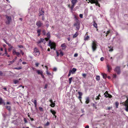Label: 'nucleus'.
<instances>
[{"label":"nucleus","instance_id":"f257e3e1","mask_svg":"<svg viewBox=\"0 0 128 128\" xmlns=\"http://www.w3.org/2000/svg\"><path fill=\"white\" fill-rule=\"evenodd\" d=\"M50 38H45V39L43 38H40V40L37 42H36L37 45L40 47V48H42V47L41 45V44L42 42L44 44H45L46 43V41H48L50 39Z\"/></svg>","mask_w":128,"mask_h":128},{"label":"nucleus","instance_id":"f03ea898","mask_svg":"<svg viewBox=\"0 0 128 128\" xmlns=\"http://www.w3.org/2000/svg\"><path fill=\"white\" fill-rule=\"evenodd\" d=\"M91 4H95L96 6H97L100 7V4L98 3V1H101V0H88Z\"/></svg>","mask_w":128,"mask_h":128},{"label":"nucleus","instance_id":"7ed1b4c3","mask_svg":"<svg viewBox=\"0 0 128 128\" xmlns=\"http://www.w3.org/2000/svg\"><path fill=\"white\" fill-rule=\"evenodd\" d=\"M34 50L33 53L34 56H38L40 55V53L39 50L37 48H34Z\"/></svg>","mask_w":128,"mask_h":128},{"label":"nucleus","instance_id":"20e7f679","mask_svg":"<svg viewBox=\"0 0 128 128\" xmlns=\"http://www.w3.org/2000/svg\"><path fill=\"white\" fill-rule=\"evenodd\" d=\"M49 44L50 47L51 49H54V50H55L56 47V45L55 43L53 42H52L51 40H50L49 42Z\"/></svg>","mask_w":128,"mask_h":128},{"label":"nucleus","instance_id":"39448f33","mask_svg":"<svg viewBox=\"0 0 128 128\" xmlns=\"http://www.w3.org/2000/svg\"><path fill=\"white\" fill-rule=\"evenodd\" d=\"M127 100L125 102H123V105L125 106L126 107L125 110L126 112H128V98L126 97Z\"/></svg>","mask_w":128,"mask_h":128},{"label":"nucleus","instance_id":"423d86ee","mask_svg":"<svg viewBox=\"0 0 128 128\" xmlns=\"http://www.w3.org/2000/svg\"><path fill=\"white\" fill-rule=\"evenodd\" d=\"M72 5L70 7L71 10H72L75 5L78 2L77 0H71Z\"/></svg>","mask_w":128,"mask_h":128},{"label":"nucleus","instance_id":"0eeeda50","mask_svg":"<svg viewBox=\"0 0 128 128\" xmlns=\"http://www.w3.org/2000/svg\"><path fill=\"white\" fill-rule=\"evenodd\" d=\"M92 48L93 52L95 51L97 48V44L96 42L93 41L92 45Z\"/></svg>","mask_w":128,"mask_h":128},{"label":"nucleus","instance_id":"6e6552de","mask_svg":"<svg viewBox=\"0 0 128 128\" xmlns=\"http://www.w3.org/2000/svg\"><path fill=\"white\" fill-rule=\"evenodd\" d=\"M6 18L7 20L6 23V24H10L11 20V18L10 16H8L7 15H6Z\"/></svg>","mask_w":128,"mask_h":128},{"label":"nucleus","instance_id":"1a4fd4ad","mask_svg":"<svg viewBox=\"0 0 128 128\" xmlns=\"http://www.w3.org/2000/svg\"><path fill=\"white\" fill-rule=\"evenodd\" d=\"M74 26H76V28L78 30H79L80 28V23L79 22H76L74 24Z\"/></svg>","mask_w":128,"mask_h":128},{"label":"nucleus","instance_id":"9d476101","mask_svg":"<svg viewBox=\"0 0 128 128\" xmlns=\"http://www.w3.org/2000/svg\"><path fill=\"white\" fill-rule=\"evenodd\" d=\"M42 24V23L41 22L40 20H38L36 22V25L38 28L41 27Z\"/></svg>","mask_w":128,"mask_h":128},{"label":"nucleus","instance_id":"9b49d317","mask_svg":"<svg viewBox=\"0 0 128 128\" xmlns=\"http://www.w3.org/2000/svg\"><path fill=\"white\" fill-rule=\"evenodd\" d=\"M114 71L117 73L118 74H120V67H116L114 69Z\"/></svg>","mask_w":128,"mask_h":128},{"label":"nucleus","instance_id":"f8f14e48","mask_svg":"<svg viewBox=\"0 0 128 128\" xmlns=\"http://www.w3.org/2000/svg\"><path fill=\"white\" fill-rule=\"evenodd\" d=\"M42 9H43V8H42L41 10H39V16L42 15L44 16V11Z\"/></svg>","mask_w":128,"mask_h":128},{"label":"nucleus","instance_id":"ddd939ff","mask_svg":"<svg viewBox=\"0 0 128 128\" xmlns=\"http://www.w3.org/2000/svg\"><path fill=\"white\" fill-rule=\"evenodd\" d=\"M61 46L62 48V50L65 49L66 47L65 43H64L61 44Z\"/></svg>","mask_w":128,"mask_h":128},{"label":"nucleus","instance_id":"4468645a","mask_svg":"<svg viewBox=\"0 0 128 128\" xmlns=\"http://www.w3.org/2000/svg\"><path fill=\"white\" fill-rule=\"evenodd\" d=\"M107 67L108 71L109 72H110V70H111L112 69L111 67L108 64L107 65Z\"/></svg>","mask_w":128,"mask_h":128},{"label":"nucleus","instance_id":"2eb2a0df","mask_svg":"<svg viewBox=\"0 0 128 128\" xmlns=\"http://www.w3.org/2000/svg\"><path fill=\"white\" fill-rule=\"evenodd\" d=\"M36 72L38 73V74L39 75H41L42 74H43V72L42 71H40V70H38L36 71Z\"/></svg>","mask_w":128,"mask_h":128},{"label":"nucleus","instance_id":"dca6fc26","mask_svg":"<svg viewBox=\"0 0 128 128\" xmlns=\"http://www.w3.org/2000/svg\"><path fill=\"white\" fill-rule=\"evenodd\" d=\"M50 112L52 113L53 115H54L56 114V112L54 110L51 109L50 110Z\"/></svg>","mask_w":128,"mask_h":128},{"label":"nucleus","instance_id":"f3484780","mask_svg":"<svg viewBox=\"0 0 128 128\" xmlns=\"http://www.w3.org/2000/svg\"><path fill=\"white\" fill-rule=\"evenodd\" d=\"M6 108L9 111H10L11 110V107L10 106H6Z\"/></svg>","mask_w":128,"mask_h":128},{"label":"nucleus","instance_id":"a211bd4d","mask_svg":"<svg viewBox=\"0 0 128 128\" xmlns=\"http://www.w3.org/2000/svg\"><path fill=\"white\" fill-rule=\"evenodd\" d=\"M90 102L89 98V97H87L86 98V100L85 101V103L86 104H88Z\"/></svg>","mask_w":128,"mask_h":128},{"label":"nucleus","instance_id":"6ab92c4d","mask_svg":"<svg viewBox=\"0 0 128 128\" xmlns=\"http://www.w3.org/2000/svg\"><path fill=\"white\" fill-rule=\"evenodd\" d=\"M102 76L103 78H106L107 77V75L104 73H102Z\"/></svg>","mask_w":128,"mask_h":128},{"label":"nucleus","instance_id":"aec40b11","mask_svg":"<svg viewBox=\"0 0 128 128\" xmlns=\"http://www.w3.org/2000/svg\"><path fill=\"white\" fill-rule=\"evenodd\" d=\"M93 26L94 27L96 28H97V24L94 21V22Z\"/></svg>","mask_w":128,"mask_h":128},{"label":"nucleus","instance_id":"412c9836","mask_svg":"<svg viewBox=\"0 0 128 128\" xmlns=\"http://www.w3.org/2000/svg\"><path fill=\"white\" fill-rule=\"evenodd\" d=\"M89 38V36H85L84 37V40H88Z\"/></svg>","mask_w":128,"mask_h":128},{"label":"nucleus","instance_id":"4be33fe9","mask_svg":"<svg viewBox=\"0 0 128 128\" xmlns=\"http://www.w3.org/2000/svg\"><path fill=\"white\" fill-rule=\"evenodd\" d=\"M109 94L108 93V92L107 91H106L104 93V94L105 95V96L106 98L108 97V95Z\"/></svg>","mask_w":128,"mask_h":128},{"label":"nucleus","instance_id":"5701e85b","mask_svg":"<svg viewBox=\"0 0 128 128\" xmlns=\"http://www.w3.org/2000/svg\"><path fill=\"white\" fill-rule=\"evenodd\" d=\"M41 32V30H40L38 29V30L37 31V32L38 33V36H39L40 35V34H41V33H40Z\"/></svg>","mask_w":128,"mask_h":128},{"label":"nucleus","instance_id":"b1692460","mask_svg":"<svg viewBox=\"0 0 128 128\" xmlns=\"http://www.w3.org/2000/svg\"><path fill=\"white\" fill-rule=\"evenodd\" d=\"M76 69L75 68H73L72 69V74H73L74 73V72L76 71Z\"/></svg>","mask_w":128,"mask_h":128},{"label":"nucleus","instance_id":"393cba45","mask_svg":"<svg viewBox=\"0 0 128 128\" xmlns=\"http://www.w3.org/2000/svg\"><path fill=\"white\" fill-rule=\"evenodd\" d=\"M78 34L77 32H76L75 34L73 36V38H76L78 35Z\"/></svg>","mask_w":128,"mask_h":128},{"label":"nucleus","instance_id":"a878e982","mask_svg":"<svg viewBox=\"0 0 128 128\" xmlns=\"http://www.w3.org/2000/svg\"><path fill=\"white\" fill-rule=\"evenodd\" d=\"M110 30H109L106 33V37L108 36V35L110 33Z\"/></svg>","mask_w":128,"mask_h":128},{"label":"nucleus","instance_id":"bb28decb","mask_svg":"<svg viewBox=\"0 0 128 128\" xmlns=\"http://www.w3.org/2000/svg\"><path fill=\"white\" fill-rule=\"evenodd\" d=\"M55 104L53 102H52V104H50V106L52 107H54L55 106Z\"/></svg>","mask_w":128,"mask_h":128},{"label":"nucleus","instance_id":"cd10ccee","mask_svg":"<svg viewBox=\"0 0 128 128\" xmlns=\"http://www.w3.org/2000/svg\"><path fill=\"white\" fill-rule=\"evenodd\" d=\"M46 36L47 38H50V33L49 32H48V33L46 34Z\"/></svg>","mask_w":128,"mask_h":128},{"label":"nucleus","instance_id":"c85d7f7f","mask_svg":"<svg viewBox=\"0 0 128 128\" xmlns=\"http://www.w3.org/2000/svg\"><path fill=\"white\" fill-rule=\"evenodd\" d=\"M13 48V46H10V48H8V52H10V51L12 49V48Z\"/></svg>","mask_w":128,"mask_h":128},{"label":"nucleus","instance_id":"c756f323","mask_svg":"<svg viewBox=\"0 0 128 128\" xmlns=\"http://www.w3.org/2000/svg\"><path fill=\"white\" fill-rule=\"evenodd\" d=\"M72 78H73L72 77H71L69 78V83L70 84L71 83L72 81Z\"/></svg>","mask_w":128,"mask_h":128},{"label":"nucleus","instance_id":"7c9ffc66","mask_svg":"<svg viewBox=\"0 0 128 128\" xmlns=\"http://www.w3.org/2000/svg\"><path fill=\"white\" fill-rule=\"evenodd\" d=\"M3 101L2 99L0 97V104H2L3 103Z\"/></svg>","mask_w":128,"mask_h":128},{"label":"nucleus","instance_id":"2f4dec72","mask_svg":"<svg viewBox=\"0 0 128 128\" xmlns=\"http://www.w3.org/2000/svg\"><path fill=\"white\" fill-rule=\"evenodd\" d=\"M96 78L97 80L99 81L100 79V76H96Z\"/></svg>","mask_w":128,"mask_h":128},{"label":"nucleus","instance_id":"473e14b6","mask_svg":"<svg viewBox=\"0 0 128 128\" xmlns=\"http://www.w3.org/2000/svg\"><path fill=\"white\" fill-rule=\"evenodd\" d=\"M72 70H70L69 71V74H68V76L69 77L70 76L71 74V73H72Z\"/></svg>","mask_w":128,"mask_h":128},{"label":"nucleus","instance_id":"72a5a7b5","mask_svg":"<svg viewBox=\"0 0 128 128\" xmlns=\"http://www.w3.org/2000/svg\"><path fill=\"white\" fill-rule=\"evenodd\" d=\"M22 68V67H19L18 68H14V69H16L17 70H19L21 69Z\"/></svg>","mask_w":128,"mask_h":128},{"label":"nucleus","instance_id":"f704fd0d","mask_svg":"<svg viewBox=\"0 0 128 128\" xmlns=\"http://www.w3.org/2000/svg\"><path fill=\"white\" fill-rule=\"evenodd\" d=\"M42 34L43 35H45L46 34V31L44 30L42 31Z\"/></svg>","mask_w":128,"mask_h":128},{"label":"nucleus","instance_id":"c9c22d12","mask_svg":"<svg viewBox=\"0 0 128 128\" xmlns=\"http://www.w3.org/2000/svg\"><path fill=\"white\" fill-rule=\"evenodd\" d=\"M115 105L116 106V108H118V106L119 105V103L118 102H116L115 103Z\"/></svg>","mask_w":128,"mask_h":128},{"label":"nucleus","instance_id":"e433bc0d","mask_svg":"<svg viewBox=\"0 0 128 128\" xmlns=\"http://www.w3.org/2000/svg\"><path fill=\"white\" fill-rule=\"evenodd\" d=\"M14 82L15 84H16L19 81L18 80H14Z\"/></svg>","mask_w":128,"mask_h":128},{"label":"nucleus","instance_id":"4c0bfd02","mask_svg":"<svg viewBox=\"0 0 128 128\" xmlns=\"http://www.w3.org/2000/svg\"><path fill=\"white\" fill-rule=\"evenodd\" d=\"M78 93L79 95V96H82V92H78Z\"/></svg>","mask_w":128,"mask_h":128},{"label":"nucleus","instance_id":"58836bf2","mask_svg":"<svg viewBox=\"0 0 128 128\" xmlns=\"http://www.w3.org/2000/svg\"><path fill=\"white\" fill-rule=\"evenodd\" d=\"M39 109L40 111L42 112L43 111V109L41 107H39Z\"/></svg>","mask_w":128,"mask_h":128},{"label":"nucleus","instance_id":"ea45409f","mask_svg":"<svg viewBox=\"0 0 128 128\" xmlns=\"http://www.w3.org/2000/svg\"><path fill=\"white\" fill-rule=\"evenodd\" d=\"M82 76L84 78H85L86 76V74H82Z\"/></svg>","mask_w":128,"mask_h":128},{"label":"nucleus","instance_id":"a19ab883","mask_svg":"<svg viewBox=\"0 0 128 128\" xmlns=\"http://www.w3.org/2000/svg\"><path fill=\"white\" fill-rule=\"evenodd\" d=\"M60 54V56L62 57L63 55V53L61 51Z\"/></svg>","mask_w":128,"mask_h":128},{"label":"nucleus","instance_id":"79ce46f5","mask_svg":"<svg viewBox=\"0 0 128 128\" xmlns=\"http://www.w3.org/2000/svg\"><path fill=\"white\" fill-rule=\"evenodd\" d=\"M74 18L76 20V22H79V20L78 19V18L76 17V16H75Z\"/></svg>","mask_w":128,"mask_h":128},{"label":"nucleus","instance_id":"37998d69","mask_svg":"<svg viewBox=\"0 0 128 128\" xmlns=\"http://www.w3.org/2000/svg\"><path fill=\"white\" fill-rule=\"evenodd\" d=\"M16 55L17 56H19L20 55V54L18 52H17Z\"/></svg>","mask_w":128,"mask_h":128},{"label":"nucleus","instance_id":"c03bdc74","mask_svg":"<svg viewBox=\"0 0 128 128\" xmlns=\"http://www.w3.org/2000/svg\"><path fill=\"white\" fill-rule=\"evenodd\" d=\"M18 46L20 48H23V46L22 45H18Z\"/></svg>","mask_w":128,"mask_h":128},{"label":"nucleus","instance_id":"a18cd8bd","mask_svg":"<svg viewBox=\"0 0 128 128\" xmlns=\"http://www.w3.org/2000/svg\"><path fill=\"white\" fill-rule=\"evenodd\" d=\"M49 123L48 122L46 124H44V126H48L49 125Z\"/></svg>","mask_w":128,"mask_h":128},{"label":"nucleus","instance_id":"49530a36","mask_svg":"<svg viewBox=\"0 0 128 128\" xmlns=\"http://www.w3.org/2000/svg\"><path fill=\"white\" fill-rule=\"evenodd\" d=\"M33 103L34 104H37L36 100H34L33 101Z\"/></svg>","mask_w":128,"mask_h":128},{"label":"nucleus","instance_id":"de8ad7c7","mask_svg":"<svg viewBox=\"0 0 128 128\" xmlns=\"http://www.w3.org/2000/svg\"><path fill=\"white\" fill-rule=\"evenodd\" d=\"M46 74L49 76L51 75V73H50L49 72H48V71L46 72Z\"/></svg>","mask_w":128,"mask_h":128},{"label":"nucleus","instance_id":"09e8293b","mask_svg":"<svg viewBox=\"0 0 128 128\" xmlns=\"http://www.w3.org/2000/svg\"><path fill=\"white\" fill-rule=\"evenodd\" d=\"M13 54H16V53L17 52L15 50H13Z\"/></svg>","mask_w":128,"mask_h":128},{"label":"nucleus","instance_id":"8fccbe9b","mask_svg":"<svg viewBox=\"0 0 128 128\" xmlns=\"http://www.w3.org/2000/svg\"><path fill=\"white\" fill-rule=\"evenodd\" d=\"M112 96L111 95H110L109 94L108 95V97L110 98H112Z\"/></svg>","mask_w":128,"mask_h":128},{"label":"nucleus","instance_id":"3c124183","mask_svg":"<svg viewBox=\"0 0 128 128\" xmlns=\"http://www.w3.org/2000/svg\"><path fill=\"white\" fill-rule=\"evenodd\" d=\"M82 96H79L78 98L79 99L80 101H81L82 98Z\"/></svg>","mask_w":128,"mask_h":128},{"label":"nucleus","instance_id":"603ef678","mask_svg":"<svg viewBox=\"0 0 128 128\" xmlns=\"http://www.w3.org/2000/svg\"><path fill=\"white\" fill-rule=\"evenodd\" d=\"M113 48H111V49H110L109 50V52H112V51H113Z\"/></svg>","mask_w":128,"mask_h":128},{"label":"nucleus","instance_id":"864d4df0","mask_svg":"<svg viewBox=\"0 0 128 128\" xmlns=\"http://www.w3.org/2000/svg\"><path fill=\"white\" fill-rule=\"evenodd\" d=\"M15 61V60L14 59L12 61L10 62L11 64H12Z\"/></svg>","mask_w":128,"mask_h":128},{"label":"nucleus","instance_id":"5fc2aeb1","mask_svg":"<svg viewBox=\"0 0 128 128\" xmlns=\"http://www.w3.org/2000/svg\"><path fill=\"white\" fill-rule=\"evenodd\" d=\"M104 60V58L103 57H102L100 58V60L101 61H102Z\"/></svg>","mask_w":128,"mask_h":128},{"label":"nucleus","instance_id":"6e6d98bb","mask_svg":"<svg viewBox=\"0 0 128 128\" xmlns=\"http://www.w3.org/2000/svg\"><path fill=\"white\" fill-rule=\"evenodd\" d=\"M24 122L25 123H26L27 122H28L27 121L26 119L25 118H24Z\"/></svg>","mask_w":128,"mask_h":128},{"label":"nucleus","instance_id":"4d7b16f0","mask_svg":"<svg viewBox=\"0 0 128 128\" xmlns=\"http://www.w3.org/2000/svg\"><path fill=\"white\" fill-rule=\"evenodd\" d=\"M39 64L38 63H35V65L36 67H38Z\"/></svg>","mask_w":128,"mask_h":128},{"label":"nucleus","instance_id":"13d9d810","mask_svg":"<svg viewBox=\"0 0 128 128\" xmlns=\"http://www.w3.org/2000/svg\"><path fill=\"white\" fill-rule=\"evenodd\" d=\"M80 17L81 18H83V15L82 14H80Z\"/></svg>","mask_w":128,"mask_h":128},{"label":"nucleus","instance_id":"bf43d9fd","mask_svg":"<svg viewBox=\"0 0 128 128\" xmlns=\"http://www.w3.org/2000/svg\"><path fill=\"white\" fill-rule=\"evenodd\" d=\"M48 86V85L47 84H46L45 85V86H44V89H46L47 88V86Z\"/></svg>","mask_w":128,"mask_h":128},{"label":"nucleus","instance_id":"052dcab7","mask_svg":"<svg viewBox=\"0 0 128 128\" xmlns=\"http://www.w3.org/2000/svg\"><path fill=\"white\" fill-rule=\"evenodd\" d=\"M57 70V68H54L53 69V70L54 71H56Z\"/></svg>","mask_w":128,"mask_h":128},{"label":"nucleus","instance_id":"680f3d73","mask_svg":"<svg viewBox=\"0 0 128 128\" xmlns=\"http://www.w3.org/2000/svg\"><path fill=\"white\" fill-rule=\"evenodd\" d=\"M78 56V54L77 53H76L74 55V57H77Z\"/></svg>","mask_w":128,"mask_h":128},{"label":"nucleus","instance_id":"e2e57ef3","mask_svg":"<svg viewBox=\"0 0 128 128\" xmlns=\"http://www.w3.org/2000/svg\"><path fill=\"white\" fill-rule=\"evenodd\" d=\"M5 54L6 55H7L8 54V53H7V51L6 50V49H5Z\"/></svg>","mask_w":128,"mask_h":128},{"label":"nucleus","instance_id":"0e129e2a","mask_svg":"<svg viewBox=\"0 0 128 128\" xmlns=\"http://www.w3.org/2000/svg\"><path fill=\"white\" fill-rule=\"evenodd\" d=\"M116 75L115 74H113V78H115L116 77Z\"/></svg>","mask_w":128,"mask_h":128},{"label":"nucleus","instance_id":"69168bd1","mask_svg":"<svg viewBox=\"0 0 128 128\" xmlns=\"http://www.w3.org/2000/svg\"><path fill=\"white\" fill-rule=\"evenodd\" d=\"M20 52L22 54V55H23L24 54V53L22 51V50H20Z\"/></svg>","mask_w":128,"mask_h":128},{"label":"nucleus","instance_id":"338daca9","mask_svg":"<svg viewBox=\"0 0 128 128\" xmlns=\"http://www.w3.org/2000/svg\"><path fill=\"white\" fill-rule=\"evenodd\" d=\"M93 106L95 107V108L96 109V105L95 104H93Z\"/></svg>","mask_w":128,"mask_h":128},{"label":"nucleus","instance_id":"774afa93","mask_svg":"<svg viewBox=\"0 0 128 128\" xmlns=\"http://www.w3.org/2000/svg\"><path fill=\"white\" fill-rule=\"evenodd\" d=\"M56 53L57 54V56H59V53L57 51H56Z\"/></svg>","mask_w":128,"mask_h":128}]
</instances>
